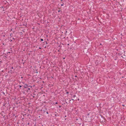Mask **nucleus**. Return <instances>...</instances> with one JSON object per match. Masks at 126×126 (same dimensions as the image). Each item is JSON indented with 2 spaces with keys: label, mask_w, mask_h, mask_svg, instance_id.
I'll return each instance as SVG.
<instances>
[{
  "label": "nucleus",
  "mask_w": 126,
  "mask_h": 126,
  "mask_svg": "<svg viewBox=\"0 0 126 126\" xmlns=\"http://www.w3.org/2000/svg\"><path fill=\"white\" fill-rule=\"evenodd\" d=\"M28 85L27 84H25V85L24 86V88H27V86H28Z\"/></svg>",
  "instance_id": "f257e3e1"
},
{
  "label": "nucleus",
  "mask_w": 126,
  "mask_h": 126,
  "mask_svg": "<svg viewBox=\"0 0 126 126\" xmlns=\"http://www.w3.org/2000/svg\"><path fill=\"white\" fill-rule=\"evenodd\" d=\"M55 104H58V103L57 102H56L55 103Z\"/></svg>",
  "instance_id": "f8f14e48"
},
{
  "label": "nucleus",
  "mask_w": 126,
  "mask_h": 126,
  "mask_svg": "<svg viewBox=\"0 0 126 126\" xmlns=\"http://www.w3.org/2000/svg\"><path fill=\"white\" fill-rule=\"evenodd\" d=\"M68 93H69V92H67L66 93V94H68Z\"/></svg>",
  "instance_id": "423d86ee"
},
{
  "label": "nucleus",
  "mask_w": 126,
  "mask_h": 126,
  "mask_svg": "<svg viewBox=\"0 0 126 126\" xmlns=\"http://www.w3.org/2000/svg\"><path fill=\"white\" fill-rule=\"evenodd\" d=\"M12 41V40L11 39V41Z\"/></svg>",
  "instance_id": "aec40b11"
},
{
  "label": "nucleus",
  "mask_w": 126,
  "mask_h": 126,
  "mask_svg": "<svg viewBox=\"0 0 126 126\" xmlns=\"http://www.w3.org/2000/svg\"><path fill=\"white\" fill-rule=\"evenodd\" d=\"M67 45H68V46H69V44H67Z\"/></svg>",
  "instance_id": "9b49d317"
},
{
  "label": "nucleus",
  "mask_w": 126,
  "mask_h": 126,
  "mask_svg": "<svg viewBox=\"0 0 126 126\" xmlns=\"http://www.w3.org/2000/svg\"><path fill=\"white\" fill-rule=\"evenodd\" d=\"M13 39H14V40H15V38H13Z\"/></svg>",
  "instance_id": "2eb2a0df"
},
{
  "label": "nucleus",
  "mask_w": 126,
  "mask_h": 126,
  "mask_svg": "<svg viewBox=\"0 0 126 126\" xmlns=\"http://www.w3.org/2000/svg\"><path fill=\"white\" fill-rule=\"evenodd\" d=\"M28 90H30V88H28Z\"/></svg>",
  "instance_id": "9d476101"
},
{
  "label": "nucleus",
  "mask_w": 126,
  "mask_h": 126,
  "mask_svg": "<svg viewBox=\"0 0 126 126\" xmlns=\"http://www.w3.org/2000/svg\"><path fill=\"white\" fill-rule=\"evenodd\" d=\"M46 113L47 114H48V112L47 111V112H46Z\"/></svg>",
  "instance_id": "0eeeda50"
},
{
  "label": "nucleus",
  "mask_w": 126,
  "mask_h": 126,
  "mask_svg": "<svg viewBox=\"0 0 126 126\" xmlns=\"http://www.w3.org/2000/svg\"><path fill=\"white\" fill-rule=\"evenodd\" d=\"M63 4H62L61 5V6H63Z\"/></svg>",
  "instance_id": "39448f33"
},
{
  "label": "nucleus",
  "mask_w": 126,
  "mask_h": 126,
  "mask_svg": "<svg viewBox=\"0 0 126 126\" xmlns=\"http://www.w3.org/2000/svg\"><path fill=\"white\" fill-rule=\"evenodd\" d=\"M59 107L60 108H61V106H59Z\"/></svg>",
  "instance_id": "ddd939ff"
},
{
  "label": "nucleus",
  "mask_w": 126,
  "mask_h": 126,
  "mask_svg": "<svg viewBox=\"0 0 126 126\" xmlns=\"http://www.w3.org/2000/svg\"><path fill=\"white\" fill-rule=\"evenodd\" d=\"M41 41H43V39H41Z\"/></svg>",
  "instance_id": "f03ea898"
},
{
  "label": "nucleus",
  "mask_w": 126,
  "mask_h": 126,
  "mask_svg": "<svg viewBox=\"0 0 126 126\" xmlns=\"http://www.w3.org/2000/svg\"><path fill=\"white\" fill-rule=\"evenodd\" d=\"M19 86V88H20L21 87V85H18Z\"/></svg>",
  "instance_id": "7ed1b4c3"
},
{
  "label": "nucleus",
  "mask_w": 126,
  "mask_h": 126,
  "mask_svg": "<svg viewBox=\"0 0 126 126\" xmlns=\"http://www.w3.org/2000/svg\"><path fill=\"white\" fill-rule=\"evenodd\" d=\"M65 32H66V33L67 32V31H66Z\"/></svg>",
  "instance_id": "6ab92c4d"
},
{
  "label": "nucleus",
  "mask_w": 126,
  "mask_h": 126,
  "mask_svg": "<svg viewBox=\"0 0 126 126\" xmlns=\"http://www.w3.org/2000/svg\"><path fill=\"white\" fill-rule=\"evenodd\" d=\"M33 97H34V96H33Z\"/></svg>",
  "instance_id": "4be33fe9"
},
{
  "label": "nucleus",
  "mask_w": 126,
  "mask_h": 126,
  "mask_svg": "<svg viewBox=\"0 0 126 126\" xmlns=\"http://www.w3.org/2000/svg\"><path fill=\"white\" fill-rule=\"evenodd\" d=\"M46 44H48V43H47V42H46Z\"/></svg>",
  "instance_id": "f3484780"
},
{
  "label": "nucleus",
  "mask_w": 126,
  "mask_h": 126,
  "mask_svg": "<svg viewBox=\"0 0 126 126\" xmlns=\"http://www.w3.org/2000/svg\"><path fill=\"white\" fill-rule=\"evenodd\" d=\"M60 10H58V12H60Z\"/></svg>",
  "instance_id": "4468645a"
},
{
  "label": "nucleus",
  "mask_w": 126,
  "mask_h": 126,
  "mask_svg": "<svg viewBox=\"0 0 126 126\" xmlns=\"http://www.w3.org/2000/svg\"><path fill=\"white\" fill-rule=\"evenodd\" d=\"M13 68H13V67H11V68H12V69H13Z\"/></svg>",
  "instance_id": "1a4fd4ad"
},
{
  "label": "nucleus",
  "mask_w": 126,
  "mask_h": 126,
  "mask_svg": "<svg viewBox=\"0 0 126 126\" xmlns=\"http://www.w3.org/2000/svg\"><path fill=\"white\" fill-rule=\"evenodd\" d=\"M100 45H102V44H100Z\"/></svg>",
  "instance_id": "a211bd4d"
},
{
  "label": "nucleus",
  "mask_w": 126,
  "mask_h": 126,
  "mask_svg": "<svg viewBox=\"0 0 126 126\" xmlns=\"http://www.w3.org/2000/svg\"><path fill=\"white\" fill-rule=\"evenodd\" d=\"M39 49H41V47H39Z\"/></svg>",
  "instance_id": "6e6552de"
},
{
  "label": "nucleus",
  "mask_w": 126,
  "mask_h": 126,
  "mask_svg": "<svg viewBox=\"0 0 126 126\" xmlns=\"http://www.w3.org/2000/svg\"><path fill=\"white\" fill-rule=\"evenodd\" d=\"M21 78H23V77H21Z\"/></svg>",
  "instance_id": "5701e85b"
},
{
  "label": "nucleus",
  "mask_w": 126,
  "mask_h": 126,
  "mask_svg": "<svg viewBox=\"0 0 126 126\" xmlns=\"http://www.w3.org/2000/svg\"><path fill=\"white\" fill-rule=\"evenodd\" d=\"M75 77H77V76H75Z\"/></svg>",
  "instance_id": "dca6fc26"
},
{
  "label": "nucleus",
  "mask_w": 126,
  "mask_h": 126,
  "mask_svg": "<svg viewBox=\"0 0 126 126\" xmlns=\"http://www.w3.org/2000/svg\"><path fill=\"white\" fill-rule=\"evenodd\" d=\"M28 125H29V123H28Z\"/></svg>",
  "instance_id": "393cba45"
},
{
  "label": "nucleus",
  "mask_w": 126,
  "mask_h": 126,
  "mask_svg": "<svg viewBox=\"0 0 126 126\" xmlns=\"http://www.w3.org/2000/svg\"><path fill=\"white\" fill-rule=\"evenodd\" d=\"M76 95H73V97H76Z\"/></svg>",
  "instance_id": "20e7f679"
},
{
  "label": "nucleus",
  "mask_w": 126,
  "mask_h": 126,
  "mask_svg": "<svg viewBox=\"0 0 126 126\" xmlns=\"http://www.w3.org/2000/svg\"><path fill=\"white\" fill-rule=\"evenodd\" d=\"M61 1H63V0H61Z\"/></svg>",
  "instance_id": "412c9836"
},
{
  "label": "nucleus",
  "mask_w": 126,
  "mask_h": 126,
  "mask_svg": "<svg viewBox=\"0 0 126 126\" xmlns=\"http://www.w3.org/2000/svg\"><path fill=\"white\" fill-rule=\"evenodd\" d=\"M123 106H124V105H123Z\"/></svg>",
  "instance_id": "b1692460"
}]
</instances>
